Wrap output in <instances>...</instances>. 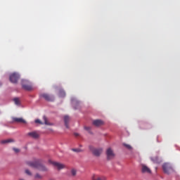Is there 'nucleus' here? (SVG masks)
Instances as JSON below:
<instances>
[{"label":"nucleus","instance_id":"21","mask_svg":"<svg viewBox=\"0 0 180 180\" xmlns=\"http://www.w3.org/2000/svg\"><path fill=\"white\" fill-rule=\"evenodd\" d=\"M25 173L28 175V176H32V175H33V174H32V172H30V170L26 169L25 170Z\"/></svg>","mask_w":180,"mask_h":180},{"label":"nucleus","instance_id":"11","mask_svg":"<svg viewBox=\"0 0 180 180\" xmlns=\"http://www.w3.org/2000/svg\"><path fill=\"white\" fill-rule=\"evenodd\" d=\"M64 122H65V126L66 129H69L70 126L68 125V123H70V116L65 115L64 116Z\"/></svg>","mask_w":180,"mask_h":180},{"label":"nucleus","instance_id":"24","mask_svg":"<svg viewBox=\"0 0 180 180\" xmlns=\"http://www.w3.org/2000/svg\"><path fill=\"white\" fill-rule=\"evenodd\" d=\"M124 146L126 147V148H127L128 150H132L133 148L131 147V146L127 144V143H124Z\"/></svg>","mask_w":180,"mask_h":180},{"label":"nucleus","instance_id":"12","mask_svg":"<svg viewBox=\"0 0 180 180\" xmlns=\"http://www.w3.org/2000/svg\"><path fill=\"white\" fill-rule=\"evenodd\" d=\"M13 122H15V123H23V124H26V121L25 120H23V118L20 117H13Z\"/></svg>","mask_w":180,"mask_h":180},{"label":"nucleus","instance_id":"8","mask_svg":"<svg viewBox=\"0 0 180 180\" xmlns=\"http://www.w3.org/2000/svg\"><path fill=\"white\" fill-rule=\"evenodd\" d=\"M93 126L96 127H101V126H103L105 122L102 120H94L92 122Z\"/></svg>","mask_w":180,"mask_h":180},{"label":"nucleus","instance_id":"1","mask_svg":"<svg viewBox=\"0 0 180 180\" xmlns=\"http://www.w3.org/2000/svg\"><path fill=\"white\" fill-rule=\"evenodd\" d=\"M27 165H29V167H32V168H36L37 169H39L42 172H47V171H49V169L46 167V166L43 165V164H41L40 160L28 162Z\"/></svg>","mask_w":180,"mask_h":180},{"label":"nucleus","instance_id":"16","mask_svg":"<svg viewBox=\"0 0 180 180\" xmlns=\"http://www.w3.org/2000/svg\"><path fill=\"white\" fill-rule=\"evenodd\" d=\"M13 101L15 103V105H17L18 106L20 105V100H19V98H13Z\"/></svg>","mask_w":180,"mask_h":180},{"label":"nucleus","instance_id":"3","mask_svg":"<svg viewBox=\"0 0 180 180\" xmlns=\"http://www.w3.org/2000/svg\"><path fill=\"white\" fill-rule=\"evenodd\" d=\"M9 79L12 84H18V82L20 79V75L16 72L11 73L10 75Z\"/></svg>","mask_w":180,"mask_h":180},{"label":"nucleus","instance_id":"28","mask_svg":"<svg viewBox=\"0 0 180 180\" xmlns=\"http://www.w3.org/2000/svg\"><path fill=\"white\" fill-rule=\"evenodd\" d=\"M75 136H78L79 134H75Z\"/></svg>","mask_w":180,"mask_h":180},{"label":"nucleus","instance_id":"25","mask_svg":"<svg viewBox=\"0 0 180 180\" xmlns=\"http://www.w3.org/2000/svg\"><path fill=\"white\" fill-rule=\"evenodd\" d=\"M35 123H38L39 124H44L40 120H35Z\"/></svg>","mask_w":180,"mask_h":180},{"label":"nucleus","instance_id":"30","mask_svg":"<svg viewBox=\"0 0 180 180\" xmlns=\"http://www.w3.org/2000/svg\"><path fill=\"white\" fill-rule=\"evenodd\" d=\"M2 86V83H0V86Z\"/></svg>","mask_w":180,"mask_h":180},{"label":"nucleus","instance_id":"10","mask_svg":"<svg viewBox=\"0 0 180 180\" xmlns=\"http://www.w3.org/2000/svg\"><path fill=\"white\" fill-rule=\"evenodd\" d=\"M141 172L143 174H151V169H150L146 165H142Z\"/></svg>","mask_w":180,"mask_h":180},{"label":"nucleus","instance_id":"5","mask_svg":"<svg viewBox=\"0 0 180 180\" xmlns=\"http://www.w3.org/2000/svg\"><path fill=\"white\" fill-rule=\"evenodd\" d=\"M22 88L25 91H32L33 89V86H32V83L27 80H22L21 82Z\"/></svg>","mask_w":180,"mask_h":180},{"label":"nucleus","instance_id":"17","mask_svg":"<svg viewBox=\"0 0 180 180\" xmlns=\"http://www.w3.org/2000/svg\"><path fill=\"white\" fill-rule=\"evenodd\" d=\"M70 174H71L72 176H75L77 175V169H72L70 170Z\"/></svg>","mask_w":180,"mask_h":180},{"label":"nucleus","instance_id":"4","mask_svg":"<svg viewBox=\"0 0 180 180\" xmlns=\"http://www.w3.org/2000/svg\"><path fill=\"white\" fill-rule=\"evenodd\" d=\"M89 150L92 153V154L95 155V157H100L103 151L102 148H96L92 146H89Z\"/></svg>","mask_w":180,"mask_h":180},{"label":"nucleus","instance_id":"19","mask_svg":"<svg viewBox=\"0 0 180 180\" xmlns=\"http://www.w3.org/2000/svg\"><path fill=\"white\" fill-rule=\"evenodd\" d=\"M44 119V124H46L47 126H50V122H49V121H47V117L44 116L43 117Z\"/></svg>","mask_w":180,"mask_h":180},{"label":"nucleus","instance_id":"20","mask_svg":"<svg viewBox=\"0 0 180 180\" xmlns=\"http://www.w3.org/2000/svg\"><path fill=\"white\" fill-rule=\"evenodd\" d=\"M59 96H60L61 98L65 96V91H64L63 90H60Z\"/></svg>","mask_w":180,"mask_h":180},{"label":"nucleus","instance_id":"27","mask_svg":"<svg viewBox=\"0 0 180 180\" xmlns=\"http://www.w3.org/2000/svg\"><path fill=\"white\" fill-rule=\"evenodd\" d=\"M13 150L16 154L20 151L18 148H13Z\"/></svg>","mask_w":180,"mask_h":180},{"label":"nucleus","instance_id":"7","mask_svg":"<svg viewBox=\"0 0 180 180\" xmlns=\"http://www.w3.org/2000/svg\"><path fill=\"white\" fill-rule=\"evenodd\" d=\"M42 98L47 101L48 102H53L54 101V96H51L48 94H41Z\"/></svg>","mask_w":180,"mask_h":180},{"label":"nucleus","instance_id":"29","mask_svg":"<svg viewBox=\"0 0 180 180\" xmlns=\"http://www.w3.org/2000/svg\"><path fill=\"white\" fill-rule=\"evenodd\" d=\"M18 180H25V179H19Z\"/></svg>","mask_w":180,"mask_h":180},{"label":"nucleus","instance_id":"9","mask_svg":"<svg viewBox=\"0 0 180 180\" xmlns=\"http://www.w3.org/2000/svg\"><path fill=\"white\" fill-rule=\"evenodd\" d=\"M51 164L53 167H56V168L58 169H63V168H65V165H64L60 162H52Z\"/></svg>","mask_w":180,"mask_h":180},{"label":"nucleus","instance_id":"15","mask_svg":"<svg viewBox=\"0 0 180 180\" xmlns=\"http://www.w3.org/2000/svg\"><path fill=\"white\" fill-rule=\"evenodd\" d=\"M15 141L12 139H5V140H2L1 141V144H8L9 143H13Z\"/></svg>","mask_w":180,"mask_h":180},{"label":"nucleus","instance_id":"26","mask_svg":"<svg viewBox=\"0 0 180 180\" xmlns=\"http://www.w3.org/2000/svg\"><path fill=\"white\" fill-rule=\"evenodd\" d=\"M84 129L86 130V131H89V133H91V127H84Z\"/></svg>","mask_w":180,"mask_h":180},{"label":"nucleus","instance_id":"22","mask_svg":"<svg viewBox=\"0 0 180 180\" xmlns=\"http://www.w3.org/2000/svg\"><path fill=\"white\" fill-rule=\"evenodd\" d=\"M151 160L152 161H153V162H160V159L158 158V157L152 158Z\"/></svg>","mask_w":180,"mask_h":180},{"label":"nucleus","instance_id":"13","mask_svg":"<svg viewBox=\"0 0 180 180\" xmlns=\"http://www.w3.org/2000/svg\"><path fill=\"white\" fill-rule=\"evenodd\" d=\"M91 179L92 180H106V177L103 176H99L98 175H93Z\"/></svg>","mask_w":180,"mask_h":180},{"label":"nucleus","instance_id":"23","mask_svg":"<svg viewBox=\"0 0 180 180\" xmlns=\"http://www.w3.org/2000/svg\"><path fill=\"white\" fill-rule=\"evenodd\" d=\"M72 151H74V153H82V150L79 148H72Z\"/></svg>","mask_w":180,"mask_h":180},{"label":"nucleus","instance_id":"18","mask_svg":"<svg viewBox=\"0 0 180 180\" xmlns=\"http://www.w3.org/2000/svg\"><path fill=\"white\" fill-rule=\"evenodd\" d=\"M35 179H43V176L39 173H37L34 176Z\"/></svg>","mask_w":180,"mask_h":180},{"label":"nucleus","instance_id":"14","mask_svg":"<svg viewBox=\"0 0 180 180\" xmlns=\"http://www.w3.org/2000/svg\"><path fill=\"white\" fill-rule=\"evenodd\" d=\"M27 135L32 137V139H39V134L36 131L30 132Z\"/></svg>","mask_w":180,"mask_h":180},{"label":"nucleus","instance_id":"2","mask_svg":"<svg viewBox=\"0 0 180 180\" xmlns=\"http://www.w3.org/2000/svg\"><path fill=\"white\" fill-rule=\"evenodd\" d=\"M162 169L165 172V174H167V175H169L171 172H174V169L172 168V165L169 163H164L162 165Z\"/></svg>","mask_w":180,"mask_h":180},{"label":"nucleus","instance_id":"6","mask_svg":"<svg viewBox=\"0 0 180 180\" xmlns=\"http://www.w3.org/2000/svg\"><path fill=\"white\" fill-rule=\"evenodd\" d=\"M106 155H107V160H113L115 158V153H113V150L112 148H108L106 150Z\"/></svg>","mask_w":180,"mask_h":180}]
</instances>
